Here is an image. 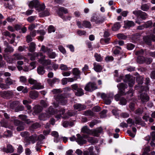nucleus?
I'll return each instance as SVG.
<instances>
[{"label": "nucleus", "mask_w": 155, "mask_h": 155, "mask_svg": "<svg viewBox=\"0 0 155 155\" xmlns=\"http://www.w3.org/2000/svg\"><path fill=\"white\" fill-rule=\"evenodd\" d=\"M39 4V2L37 0H33L29 2L28 6L30 8H33L34 7L39 12L44 10L45 8L44 4L40 5Z\"/></svg>", "instance_id": "obj_1"}, {"label": "nucleus", "mask_w": 155, "mask_h": 155, "mask_svg": "<svg viewBox=\"0 0 155 155\" xmlns=\"http://www.w3.org/2000/svg\"><path fill=\"white\" fill-rule=\"evenodd\" d=\"M13 58L9 59L8 57L5 56V54H3V57L9 63H12L14 61L17 60H20L24 59V57L21 54L15 53L12 55Z\"/></svg>", "instance_id": "obj_2"}, {"label": "nucleus", "mask_w": 155, "mask_h": 155, "mask_svg": "<svg viewBox=\"0 0 155 155\" xmlns=\"http://www.w3.org/2000/svg\"><path fill=\"white\" fill-rule=\"evenodd\" d=\"M71 88L73 90L75 91V95L78 96H81L84 94L83 90L78 87L77 84H75L71 86Z\"/></svg>", "instance_id": "obj_3"}, {"label": "nucleus", "mask_w": 155, "mask_h": 155, "mask_svg": "<svg viewBox=\"0 0 155 155\" xmlns=\"http://www.w3.org/2000/svg\"><path fill=\"white\" fill-rule=\"evenodd\" d=\"M54 97L56 101L60 103L62 105H64L67 103V100L63 94H57L55 95Z\"/></svg>", "instance_id": "obj_4"}, {"label": "nucleus", "mask_w": 155, "mask_h": 155, "mask_svg": "<svg viewBox=\"0 0 155 155\" xmlns=\"http://www.w3.org/2000/svg\"><path fill=\"white\" fill-rule=\"evenodd\" d=\"M105 20L104 16L100 15L94 16L91 18V21L95 22L96 24H100L102 23Z\"/></svg>", "instance_id": "obj_5"}, {"label": "nucleus", "mask_w": 155, "mask_h": 155, "mask_svg": "<svg viewBox=\"0 0 155 155\" xmlns=\"http://www.w3.org/2000/svg\"><path fill=\"white\" fill-rule=\"evenodd\" d=\"M0 95L4 98L10 99L13 97V93L12 91H4L0 92Z\"/></svg>", "instance_id": "obj_6"}, {"label": "nucleus", "mask_w": 155, "mask_h": 155, "mask_svg": "<svg viewBox=\"0 0 155 155\" xmlns=\"http://www.w3.org/2000/svg\"><path fill=\"white\" fill-rule=\"evenodd\" d=\"M97 88V86L94 82H89L86 85L84 89L87 91H92Z\"/></svg>", "instance_id": "obj_7"}, {"label": "nucleus", "mask_w": 155, "mask_h": 155, "mask_svg": "<svg viewBox=\"0 0 155 155\" xmlns=\"http://www.w3.org/2000/svg\"><path fill=\"white\" fill-rule=\"evenodd\" d=\"M135 78L129 75H126L125 76V79L124 81L128 82L129 86L132 87L135 83Z\"/></svg>", "instance_id": "obj_8"}, {"label": "nucleus", "mask_w": 155, "mask_h": 155, "mask_svg": "<svg viewBox=\"0 0 155 155\" xmlns=\"http://www.w3.org/2000/svg\"><path fill=\"white\" fill-rule=\"evenodd\" d=\"M45 56L42 53V55L40 57V59L39 60V62L42 64L44 66H47L50 65L51 63V61L50 59L45 60Z\"/></svg>", "instance_id": "obj_9"}, {"label": "nucleus", "mask_w": 155, "mask_h": 155, "mask_svg": "<svg viewBox=\"0 0 155 155\" xmlns=\"http://www.w3.org/2000/svg\"><path fill=\"white\" fill-rule=\"evenodd\" d=\"M43 108L41 106L39 105H35L33 107V115H37L38 114L41 112Z\"/></svg>", "instance_id": "obj_10"}, {"label": "nucleus", "mask_w": 155, "mask_h": 155, "mask_svg": "<svg viewBox=\"0 0 155 155\" xmlns=\"http://www.w3.org/2000/svg\"><path fill=\"white\" fill-rule=\"evenodd\" d=\"M117 87L120 90V93L122 95L126 94L124 92V90L127 87V84L123 83H120L118 84Z\"/></svg>", "instance_id": "obj_11"}, {"label": "nucleus", "mask_w": 155, "mask_h": 155, "mask_svg": "<svg viewBox=\"0 0 155 155\" xmlns=\"http://www.w3.org/2000/svg\"><path fill=\"white\" fill-rule=\"evenodd\" d=\"M76 136L77 138L76 139V141L79 144L82 145L87 143L86 140H84L83 139V137L81 136L80 134H77Z\"/></svg>", "instance_id": "obj_12"}, {"label": "nucleus", "mask_w": 155, "mask_h": 155, "mask_svg": "<svg viewBox=\"0 0 155 155\" xmlns=\"http://www.w3.org/2000/svg\"><path fill=\"white\" fill-rule=\"evenodd\" d=\"M38 93L36 91H31L29 92V96L32 99H35L38 96Z\"/></svg>", "instance_id": "obj_13"}, {"label": "nucleus", "mask_w": 155, "mask_h": 155, "mask_svg": "<svg viewBox=\"0 0 155 155\" xmlns=\"http://www.w3.org/2000/svg\"><path fill=\"white\" fill-rule=\"evenodd\" d=\"M102 131V129L101 127H99L92 130V134L93 136L98 137L99 136V134L101 133Z\"/></svg>", "instance_id": "obj_14"}, {"label": "nucleus", "mask_w": 155, "mask_h": 155, "mask_svg": "<svg viewBox=\"0 0 155 155\" xmlns=\"http://www.w3.org/2000/svg\"><path fill=\"white\" fill-rule=\"evenodd\" d=\"M44 88V86L43 85H42L40 83L37 81L34 85H33L32 87H31V90H38L43 89Z\"/></svg>", "instance_id": "obj_15"}, {"label": "nucleus", "mask_w": 155, "mask_h": 155, "mask_svg": "<svg viewBox=\"0 0 155 155\" xmlns=\"http://www.w3.org/2000/svg\"><path fill=\"white\" fill-rule=\"evenodd\" d=\"M86 106L81 104H77L74 105V109L78 110H84L86 108Z\"/></svg>", "instance_id": "obj_16"}, {"label": "nucleus", "mask_w": 155, "mask_h": 155, "mask_svg": "<svg viewBox=\"0 0 155 155\" xmlns=\"http://www.w3.org/2000/svg\"><path fill=\"white\" fill-rule=\"evenodd\" d=\"M42 55V53L41 52L35 53L33 54H31L30 55L31 56L30 59L31 60H34L35 59V57H37L39 59H40V57Z\"/></svg>", "instance_id": "obj_17"}, {"label": "nucleus", "mask_w": 155, "mask_h": 155, "mask_svg": "<svg viewBox=\"0 0 155 155\" xmlns=\"http://www.w3.org/2000/svg\"><path fill=\"white\" fill-rule=\"evenodd\" d=\"M134 22L132 21H127L124 22V27L126 28H129L134 25Z\"/></svg>", "instance_id": "obj_18"}, {"label": "nucleus", "mask_w": 155, "mask_h": 155, "mask_svg": "<svg viewBox=\"0 0 155 155\" xmlns=\"http://www.w3.org/2000/svg\"><path fill=\"white\" fill-rule=\"evenodd\" d=\"M37 138V136L36 134H34L29 137L26 142H31L32 143H34Z\"/></svg>", "instance_id": "obj_19"}, {"label": "nucleus", "mask_w": 155, "mask_h": 155, "mask_svg": "<svg viewBox=\"0 0 155 155\" xmlns=\"http://www.w3.org/2000/svg\"><path fill=\"white\" fill-rule=\"evenodd\" d=\"M140 98L141 101L143 102H147L149 100V97L147 94L145 93L141 94Z\"/></svg>", "instance_id": "obj_20"}, {"label": "nucleus", "mask_w": 155, "mask_h": 155, "mask_svg": "<svg viewBox=\"0 0 155 155\" xmlns=\"http://www.w3.org/2000/svg\"><path fill=\"white\" fill-rule=\"evenodd\" d=\"M94 68L95 71L97 72H100L102 69V66L99 64L96 63L94 64Z\"/></svg>", "instance_id": "obj_21"}, {"label": "nucleus", "mask_w": 155, "mask_h": 155, "mask_svg": "<svg viewBox=\"0 0 155 155\" xmlns=\"http://www.w3.org/2000/svg\"><path fill=\"white\" fill-rule=\"evenodd\" d=\"M81 131L84 133H86L88 134H92V130L89 129L87 126H84L82 128Z\"/></svg>", "instance_id": "obj_22"}, {"label": "nucleus", "mask_w": 155, "mask_h": 155, "mask_svg": "<svg viewBox=\"0 0 155 155\" xmlns=\"http://www.w3.org/2000/svg\"><path fill=\"white\" fill-rule=\"evenodd\" d=\"M3 150L7 153H12L14 151V149L12 145L8 144L7 145V149L4 148Z\"/></svg>", "instance_id": "obj_23"}, {"label": "nucleus", "mask_w": 155, "mask_h": 155, "mask_svg": "<svg viewBox=\"0 0 155 155\" xmlns=\"http://www.w3.org/2000/svg\"><path fill=\"white\" fill-rule=\"evenodd\" d=\"M37 71L38 74L41 75H43L45 72L44 68L42 66H40L37 68Z\"/></svg>", "instance_id": "obj_24"}, {"label": "nucleus", "mask_w": 155, "mask_h": 155, "mask_svg": "<svg viewBox=\"0 0 155 155\" xmlns=\"http://www.w3.org/2000/svg\"><path fill=\"white\" fill-rule=\"evenodd\" d=\"M41 51L44 53H46L47 54L48 52H51L52 51V50L45 46L44 45H42L41 47Z\"/></svg>", "instance_id": "obj_25"}, {"label": "nucleus", "mask_w": 155, "mask_h": 155, "mask_svg": "<svg viewBox=\"0 0 155 155\" xmlns=\"http://www.w3.org/2000/svg\"><path fill=\"white\" fill-rule=\"evenodd\" d=\"M21 136L25 138V140L26 142L30 135L28 132L27 131L22 132L21 133Z\"/></svg>", "instance_id": "obj_26"}, {"label": "nucleus", "mask_w": 155, "mask_h": 155, "mask_svg": "<svg viewBox=\"0 0 155 155\" xmlns=\"http://www.w3.org/2000/svg\"><path fill=\"white\" fill-rule=\"evenodd\" d=\"M143 40L144 41L149 45H151V40L150 36H147L144 37Z\"/></svg>", "instance_id": "obj_27"}, {"label": "nucleus", "mask_w": 155, "mask_h": 155, "mask_svg": "<svg viewBox=\"0 0 155 155\" xmlns=\"http://www.w3.org/2000/svg\"><path fill=\"white\" fill-rule=\"evenodd\" d=\"M14 49L11 46H8L5 48L4 50V52L5 53H11L13 52Z\"/></svg>", "instance_id": "obj_28"}, {"label": "nucleus", "mask_w": 155, "mask_h": 155, "mask_svg": "<svg viewBox=\"0 0 155 155\" xmlns=\"http://www.w3.org/2000/svg\"><path fill=\"white\" fill-rule=\"evenodd\" d=\"M35 44L33 42L31 43L29 45L28 49L31 52H33L35 51Z\"/></svg>", "instance_id": "obj_29"}, {"label": "nucleus", "mask_w": 155, "mask_h": 155, "mask_svg": "<svg viewBox=\"0 0 155 155\" xmlns=\"http://www.w3.org/2000/svg\"><path fill=\"white\" fill-rule=\"evenodd\" d=\"M15 81L12 80L9 77L7 78L5 81V82L8 85L12 84L15 83Z\"/></svg>", "instance_id": "obj_30"}, {"label": "nucleus", "mask_w": 155, "mask_h": 155, "mask_svg": "<svg viewBox=\"0 0 155 155\" xmlns=\"http://www.w3.org/2000/svg\"><path fill=\"white\" fill-rule=\"evenodd\" d=\"M20 102L18 101H15L12 102L10 104V107L12 109H13L17 107L19 104Z\"/></svg>", "instance_id": "obj_31"}, {"label": "nucleus", "mask_w": 155, "mask_h": 155, "mask_svg": "<svg viewBox=\"0 0 155 155\" xmlns=\"http://www.w3.org/2000/svg\"><path fill=\"white\" fill-rule=\"evenodd\" d=\"M82 25L86 28H91V25L90 22L84 21L83 22Z\"/></svg>", "instance_id": "obj_32"}, {"label": "nucleus", "mask_w": 155, "mask_h": 155, "mask_svg": "<svg viewBox=\"0 0 155 155\" xmlns=\"http://www.w3.org/2000/svg\"><path fill=\"white\" fill-rule=\"evenodd\" d=\"M21 120L24 122L25 123L27 124H29L32 123L33 121L30 120V119L27 118V117H21Z\"/></svg>", "instance_id": "obj_33"}, {"label": "nucleus", "mask_w": 155, "mask_h": 155, "mask_svg": "<svg viewBox=\"0 0 155 155\" xmlns=\"http://www.w3.org/2000/svg\"><path fill=\"white\" fill-rule=\"evenodd\" d=\"M120 27V25L119 23L117 22L115 23L112 27V29L113 31H116L118 30Z\"/></svg>", "instance_id": "obj_34"}, {"label": "nucleus", "mask_w": 155, "mask_h": 155, "mask_svg": "<svg viewBox=\"0 0 155 155\" xmlns=\"http://www.w3.org/2000/svg\"><path fill=\"white\" fill-rule=\"evenodd\" d=\"M145 58L143 56H139L137 58V62L140 64H143L144 63Z\"/></svg>", "instance_id": "obj_35"}, {"label": "nucleus", "mask_w": 155, "mask_h": 155, "mask_svg": "<svg viewBox=\"0 0 155 155\" xmlns=\"http://www.w3.org/2000/svg\"><path fill=\"white\" fill-rule=\"evenodd\" d=\"M88 141L92 143H96L98 142L97 140L93 137H89L88 138Z\"/></svg>", "instance_id": "obj_36"}, {"label": "nucleus", "mask_w": 155, "mask_h": 155, "mask_svg": "<svg viewBox=\"0 0 155 155\" xmlns=\"http://www.w3.org/2000/svg\"><path fill=\"white\" fill-rule=\"evenodd\" d=\"M143 112V108H139L137 109L135 111V113L137 115H140Z\"/></svg>", "instance_id": "obj_37"}, {"label": "nucleus", "mask_w": 155, "mask_h": 155, "mask_svg": "<svg viewBox=\"0 0 155 155\" xmlns=\"http://www.w3.org/2000/svg\"><path fill=\"white\" fill-rule=\"evenodd\" d=\"M48 57L50 58H54L56 56V54L55 52L51 51V52H48L47 53Z\"/></svg>", "instance_id": "obj_38"}, {"label": "nucleus", "mask_w": 155, "mask_h": 155, "mask_svg": "<svg viewBox=\"0 0 155 155\" xmlns=\"http://www.w3.org/2000/svg\"><path fill=\"white\" fill-rule=\"evenodd\" d=\"M72 73L74 75L78 76L80 74V71L77 68H75L73 69Z\"/></svg>", "instance_id": "obj_39"}, {"label": "nucleus", "mask_w": 155, "mask_h": 155, "mask_svg": "<svg viewBox=\"0 0 155 155\" xmlns=\"http://www.w3.org/2000/svg\"><path fill=\"white\" fill-rule=\"evenodd\" d=\"M94 57L96 60L98 62L101 61L102 59V58L101 56V55L98 54L97 53H95L94 54Z\"/></svg>", "instance_id": "obj_40"}, {"label": "nucleus", "mask_w": 155, "mask_h": 155, "mask_svg": "<svg viewBox=\"0 0 155 155\" xmlns=\"http://www.w3.org/2000/svg\"><path fill=\"white\" fill-rule=\"evenodd\" d=\"M147 15L146 13L144 12H140L139 17L142 19L144 20L147 18Z\"/></svg>", "instance_id": "obj_41"}, {"label": "nucleus", "mask_w": 155, "mask_h": 155, "mask_svg": "<svg viewBox=\"0 0 155 155\" xmlns=\"http://www.w3.org/2000/svg\"><path fill=\"white\" fill-rule=\"evenodd\" d=\"M57 80V79L55 78H54L52 79H48L47 80V82L50 85H52L54 83H55Z\"/></svg>", "instance_id": "obj_42"}, {"label": "nucleus", "mask_w": 155, "mask_h": 155, "mask_svg": "<svg viewBox=\"0 0 155 155\" xmlns=\"http://www.w3.org/2000/svg\"><path fill=\"white\" fill-rule=\"evenodd\" d=\"M24 124L22 122V124L18 125V127H17V130L18 131H21L25 129Z\"/></svg>", "instance_id": "obj_43"}, {"label": "nucleus", "mask_w": 155, "mask_h": 155, "mask_svg": "<svg viewBox=\"0 0 155 155\" xmlns=\"http://www.w3.org/2000/svg\"><path fill=\"white\" fill-rule=\"evenodd\" d=\"M137 81L138 84H142L143 82V78L141 76L138 77L137 78Z\"/></svg>", "instance_id": "obj_44"}, {"label": "nucleus", "mask_w": 155, "mask_h": 155, "mask_svg": "<svg viewBox=\"0 0 155 155\" xmlns=\"http://www.w3.org/2000/svg\"><path fill=\"white\" fill-rule=\"evenodd\" d=\"M93 113L91 110H87L84 112V115L85 116H93Z\"/></svg>", "instance_id": "obj_45"}, {"label": "nucleus", "mask_w": 155, "mask_h": 155, "mask_svg": "<svg viewBox=\"0 0 155 155\" xmlns=\"http://www.w3.org/2000/svg\"><path fill=\"white\" fill-rule=\"evenodd\" d=\"M117 37L119 39H125L127 38V36L122 34H118Z\"/></svg>", "instance_id": "obj_46"}, {"label": "nucleus", "mask_w": 155, "mask_h": 155, "mask_svg": "<svg viewBox=\"0 0 155 155\" xmlns=\"http://www.w3.org/2000/svg\"><path fill=\"white\" fill-rule=\"evenodd\" d=\"M149 8V6L146 4L143 5L141 6V9L144 11H146Z\"/></svg>", "instance_id": "obj_47"}, {"label": "nucleus", "mask_w": 155, "mask_h": 155, "mask_svg": "<svg viewBox=\"0 0 155 155\" xmlns=\"http://www.w3.org/2000/svg\"><path fill=\"white\" fill-rule=\"evenodd\" d=\"M152 25V22L150 21H147V22H146L144 24V25L145 27V28H149Z\"/></svg>", "instance_id": "obj_48"}, {"label": "nucleus", "mask_w": 155, "mask_h": 155, "mask_svg": "<svg viewBox=\"0 0 155 155\" xmlns=\"http://www.w3.org/2000/svg\"><path fill=\"white\" fill-rule=\"evenodd\" d=\"M4 135L6 137H10L12 136V134L11 131L7 130L5 132Z\"/></svg>", "instance_id": "obj_49"}, {"label": "nucleus", "mask_w": 155, "mask_h": 155, "mask_svg": "<svg viewBox=\"0 0 155 155\" xmlns=\"http://www.w3.org/2000/svg\"><path fill=\"white\" fill-rule=\"evenodd\" d=\"M48 31L49 33H51L52 32H54L55 31V29L53 26L50 25L48 28Z\"/></svg>", "instance_id": "obj_50"}, {"label": "nucleus", "mask_w": 155, "mask_h": 155, "mask_svg": "<svg viewBox=\"0 0 155 155\" xmlns=\"http://www.w3.org/2000/svg\"><path fill=\"white\" fill-rule=\"evenodd\" d=\"M94 147H93L91 146L89 147L88 149V150L89 153L90 155H97V154H95L93 152Z\"/></svg>", "instance_id": "obj_51"}, {"label": "nucleus", "mask_w": 155, "mask_h": 155, "mask_svg": "<svg viewBox=\"0 0 155 155\" xmlns=\"http://www.w3.org/2000/svg\"><path fill=\"white\" fill-rule=\"evenodd\" d=\"M144 52L143 50L141 49L138 51H136L135 52V54L137 55L140 56V55H143Z\"/></svg>", "instance_id": "obj_52"}, {"label": "nucleus", "mask_w": 155, "mask_h": 155, "mask_svg": "<svg viewBox=\"0 0 155 155\" xmlns=\"http://www.w3.org/2000/svg\"><path fill=\"white\" fill-rule=\"evenodd\" d=\"M24 109V107L22 105L18 106V107L15 109L16 112L21 111L23 110Z\"/></svg>", "instance_id": "obj_53"}, {"label": "nucleus", "mask_w": 155, "mask_h": 155, "mask_svg": "<svg viewBox=\"0 0 155 155\" xmlns=\"http://www.w3.org/2000/svg\"><path fill=\"white\" fill-rule=\"evenodd\" d=\"M54 113V112L53 109L51 107H50L47 112V115H53Z\"/></svg>", "instance_id": "obj_54"}, {"label": "nucleus", "mask_w": 155, "mask_h": 155, "mask_svg": "<svg viewBox=\"0 0 155 155\" xmlns=\"http://www.w3.org/2000/svg\"><path fill=\"white\" fill-rule=\"evenodd\" d=\"M31 128L34 129H36L40 127V125L38 123H35L33 124L31 126Z\"/></svg>", "instance_id": "obj_55"}, {"label": "nucleus", "mask_w": 155, "mask_h": 155, "mask_svg": "<svg viewBox=\"0 0 155 155\" xmlns=\"http://www.w3.org/2000/svg\"><path fill=\"white\" fill-rule=\"evenodd\" d=\"M135 123L136 124H141L142 123V120L139 117H136L135 118Z\"/></svg>", "instance_id": "obj_56"}, {"label": "nucleus", "mask_w": 155, "mask_h": 155, "mask_svg": "<svg viewBox=\"0 0 155 155\" xmlns=\"http://www.w3.org/2000/svg\"><path fill=\"white\" fill-rule=\"evenodd\" d=\"M37 81L36 80H34L32 78H30L28 80V82L29 83L32 85H34L36 83Z\"/></svg>", "instance_id": "obj_57"}, {"label": "nucleus", "mask_w": 155, "mask_h": 155, "mask_svg": "<svg viewBox=\"0 0 155 155\" xmlns=\"http://www.w3.org/2000/svg\"><path fill=\"white\" fill-rule=\"evenodd\" d=\"M144 62L147 64H150L152 61V59L151 58H145Z\"/></svg>", "instance_id": "obj_58"}, {"label": "nucleus", "mask_w": 155, "mask_h": 155, "mask_svg": "<svg viewBox=\"0 0 155 155\" xmlns=\"http://www.w3.org/2000/svg\"><path fill=\"white\" fill-rule=\"evenodd\" d=\"M127 122L128 124H130V127L132 126L133 125H134V121H133L132 119L130 118H129L127 120Z\"/></svg>", "instance_id": "obj_59"}, {"label": "nucleus", "mask_w": 155, "mask_h": 155, "mask_svg": "<svg viewBox=\"0 0 155 155\" xmlns=\"http://www.w3.org/2000/svg\"><path fill=\"white\" fill-rule=\"evenodd\" d=\"M20 81L21 83H25L27 81L26 78L24 76H21L20 77Z\"/></svg>", "instance_id": "obj_60"}, {"label": "nucleus", "mask_w": 155, "mask_h": 155, "mask_svg": "<svg viewBox=\"0 0 155 155\" xmlns=\"http://www.w3.org/2000/svg\"><path fill=\"white\" fill-rule=\"evenodd\" d=\"M105 60L106 62H108L113 61L114 60V58L112 56H107L105 58Z\"/></svg>", "instance_id": "obj_61"}, {"label": "nucleus", "mask_w": 155, "mask_h": 155, "mask_svg": "<svg viewBox=\"0 0 155 155\" xmlns=\"http://www.w3.org/2000/svg\"><path fill=\"white\" fill-rule=\"evenodd\" d=\"M51 135L55 138H57L59 137V135L58 132L56 131H52L51 134Z\"/></svg>", "instance_id": "obj_62"}, {"label": "nucleus", "mask_w": 155, "mask_h": 155, "mask_svg": "<svg viewBox=\"0 0 155 155\" xmlns=\"http://www.w3.org/2000/svg\"><path fill=\"white\" fill-rule=\"evenodd\" d=\"M135 106V104L134 103H131L129 105V107L132 111H134V110Z\"/></svg>", "instance_id": "obj_63"}, {"label": "nucleus", "mask_w": 155, "mask_h": 155, "mask_svg": "<svg viewBox=\"0 0 155 155\" xmlns=\"http://www.w3.org/2000/svg\"><path fill=\"white\" fill-rule=\"evenodd\" d=\"M59 51L63 54L66 53V51L64 48L62 46H60L58 47Z\"/></svg>", "instance_id": "obj_64"}]
</instances>
